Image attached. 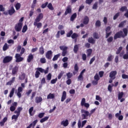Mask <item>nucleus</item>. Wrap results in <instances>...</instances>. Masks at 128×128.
<instances>
[{
    "mask_svg": "<svg viewBox=\"0 0 128 128\" xmlns=\"http://www.w3.org/2000/svg\"><path fill=\"white\" fill-rule=\"evenodd\" d=\"M122 31L120 30L117 32L114 36V40H118V38H124L125 36H127L128 32V28H124Z\"/></svg>",
    "mask_w": 128,
    "mask_h": 128,
    "instance_id": "nucleus-1",
    "label": "nucleus"
},
{
    "mask_svg": "<svg viewBox=\"0 0 128 128\" xmlns=\"http://www.w3.org/2000/svg\"><path fill=\"white\" fill-rule=\"evenodd\" d=\"M80 112L82 114L81 115L82 120H88V116H89V118H90V116H92V114H90V112L88 111H86L82 109L81 110Z\"/></svg>",
    "mask_w": 128,
    "mask_h": 128,
    "instance_id": "nucleus-2",
    "label": "nucleus"
},
{
    "mask_svg": "<svg viewBox=\"0 0 128 128\" xmlns=\"http://www.w3.org/2000/svg\"><path fill=\"white\" fill-rule=\"evenodd\" d=\"M60 48L62 50V56H66V54H68V46H60Z\"/></svg>",
    "mask_w": 128,
    "mask_h": 128,
    "instance_id": "nucleus-3",
    "label": "nucleus"
},
{
    "mask_svg": "<svg viewBox=\"0 0 128 128\" xmlns=\"http://www.w3.org/2000/svg\"><path fill=\"white\" fill-rule=\"evenodd\" d=\"M36 70L35 72L34 76L36 78H38L40 76V72L44 73V70L42 68H36Z\"/></svg>",
    "mask_w": 128,
    "mask_h": 128,
    "instance_id": "nucleus-4",
    "label": "nucleus"
},
{
    "mask_svg": "<svg viewBox=\"0 0 128 128\" xmlns=\"http://www.w3.org/2000/svg\"><path fill=\"white\" fill-rule=\"evenodd\" d=\"M22 28V22H18L16 24L14 30L16 32H20Z\"/></svg>",
    "mask_w": 128,
    "mask_h": 128,
    "instance_id": "nucleus-5",
    "label": "nucleus"
},
{
    "mask_svg": "<svg viewBox=\"0 0 128 128\" xmlns=\"http://www.w3.org/2000/svg\"><path fill=\"white\" fill-rule=\"evenodd\" d=\"M12 60V56H6L3 60L4 64H8Z\"/></svg>",
    "mask_w": 128,
    "mask_h": 128,
    "instance_id": "nucleus-6",
    "label": "nucleus"
},
{
    "mask_svg": "<svg viewBox=\"0 0 128 128\" xmlns=\"http://www.w3.org/2000/svg\"><path fill=\"white\" fill-rule=\"evenodd\" d=\"M22 55L19 54H16L15 56V58H16V62H22L24 60V58L21 57Z\"/></svg>",
    "mask_w": 128,
    "mask_h": 128,
    "instance_id": "nucleus-7",
    "label": "nucleus"
},
{
    "mask_svg": "<svg viewBox=\"0 0 128 128\" xmlns=\"http://www.w3.org/2000/svg\"><path fill=\"white\" fill-rule=\"evenodd\" d=\"M81 106H84L85 108H90V104L86 103V98H82L81 100Z\"/></svg>",
    "mask_w": 128,
    "mask_h": 128,
    "instance_id": "nucleus-8",
    "label": "nucleus"
},
{
    "mask_svg": "<svg viewBox=\"0 0 128 128\" xmlns=\"http://www.w3.org/2000/svg\"><path fill=\"white\" fill-rule=\"evenodd\" d=\"M118 74L116 70L112 71L110 73L109 76L112 80H116V76Z\"/></svg>",
    "mask_w": 128,
    "mask_h": 128,
    "instance_id": "nucleus-9",
    "label": "nucleus"
},
{
    "mask_svg": "<svg viewBox=\"0 0 128 128\" xmlns=\"http://www.w3.org/2000/svg\"><path fill=\"white\" fill-rule=\"evenodd\" d=\"M88 122V120H84L82 121V122H80V120L78 122V128H84V126H86V124Z\"/></svg>",
    "mask_w": 128,
    "mask_h": 128,
    "instance_id": "nucleus-10",
    "label": "nucleus"
},
{
    "mask_svg": "<svg viewBox=\"0 0 128 128\" xmlns=\"http://www.w3.org/2000/svg\"><path fill=\"white\" fill-rule=\"evenodd\" d=\"M18 66H16L12 68V76H16L18 74Z\"/></svg>",
    "mask_w": 128,
    "mask_h": 128,
    "instance_id": "nucleus-11",
    "label": "nucleus"
},
{
    "mask_svg": "<svg viewBox=\"0 0 128 128\" xmlns=\"http://www.w3.org/2000/svg\"><path fill=\"white\" fill-rule=\"evenodd\" d=\"M40 21L34 20V26H36L37 28H41L42 26V22H40Z\"/></svg>",
    "mask_w": 128,
    "mask_h": 128,
    "instance_id": "nucleus-12",
    "label": "nucleus"
},
{
    "mask_svg": "<svg viewBox=\"0 0 128 128\" xmlns=\"http://www.w3.org/2000/svg\"><path fill=\"white\" fill-rule=\"evenodd\" d=\"M22 90H24V89L22 88V87L19 86L18 88V92H17V96L19 98H22Z\"/></svg>",
    "mask_w": 128,
    "mask_h": 128,
    "instance_id": "nucleus-13",
    "label": "nucleus"
},
{
    "mask_svg": "<svg viewBox=\"0 0 128 128\" xmlns=\"http://www.w3.org/2000/svg\"><path fill=\"white\" fill-rule=\"evenodd\" d=\"M52 50L48 51L46 54V58H48V60H52Z\"/></svg>",
    "mask_w": 128,
    "mask_h": 128,
    "instance_id": "nucleus-14",
    "label": "nucleus"
},
{
    "mask_svg": "<svg viewBox=\"0 0 128 128\" xmlns=\"http://www.w3.org/2000/svg\"><path fill=\"white\" fill-rule=\"evenodd\" d=\"M68 14H72V8L70 6H68L66 10V11L64 13V16H68Z\"/></svg>",
    "mask_w": 128,
    "mask_h": 128,
    "instance_id": "nucleus-15",
    "label": "nucleus"
},
{
    "mask_svg": "<svg viewBox=\"0 0 128 128\" xmlns=\"http://www.w3.org/2000/svg\"><path fill=\"white\" fill-rule=\"evenodd\" d=\"M44 18V14L42 13H40L36 18L35 19V20L37 22H40Z\"/></svg>",
    "mask_w": 128,
    "mask_h": 128,
    "instance_id": "nucleus-16",
    "label": "nucleus"
},
{
    "mask_svg": "<svg viewBox=\"0 0 128 128\" xmlns=\"http://www.w3.org/2000/svg\"><path fill=\"white\" fill-rule=\"evenodd\" d=\"M8 12L9 16H12V14L16 12V10H14V6H12L10 9L8 10Z\"/></svg>",
    "mask_w": 128,
    "mask_h": 128,
    "instance_id": "nucleus-17",
    "label": "nucleus"
},
{
    "mask_svg": "<svg viewBox=\"0 0 128 128\" xmlns=\"http://www.w3.org/2000/svg\"><path fill=\"white\" fill-rule=\"evenodd\" d=\"M83 24H88V22H90V18L88 16H85L83 19Z\"/></svg>",
    "mask_w": 128,
    "mask_h": 128,
    "instance_id": "nucleus-18",
    "label": "nucleus"
},
{
    "mask_svg": "<svg viewBox=\"0 0 128 128\" xmlns=\"http://www.w3.org/2000/svg\"><path fill=\"white\" fill-rule=\"evenodd\" d=\"M74 72H73V74L75 76L76 74L78 72V64H76L74 66Z\"/></svg>",
    "mask_w": 128,
    "mask_h": 128,
    "instance_id": "nucleus-19",
    "label": "nucleus"
},
{
    "mask_svg": "<svg viewBox=\"0 0 128 128\" xmlns=\"http://www.w3.org/2000/svg\"><path fill=\"white\" fill-rule=\"evenodd\" d=\"M35 102L36 104H40V102H42V98L40 96L36 97Z\"/></svg>",
    "mask_w": 128,
    "mask_h": 128,
    "instance_id": "nucleus-20",
    "label": "nucleus"
},
{
    "mask_svg": "<svg viewBox=\"0 0 128 128\" xmlns=\"http://www.w3.org/2000/svg\"><path fill=\"white\" fill-rule=\"evenodd\" d=\"M34 60V55L32 54H30L28 56V58H27V62H30Z\"/></svg>",
    "mask_w": 128,
    "mask_h": 128,
    "instance_id": "nucleus-21",
    "label": "nucleus"
},
{
    "mask_svg": "<svg viewBox=\"0 0 128 128\" xmlns=\"http://www.w3.org/2000/svg\"><path fill=\"white\" fill-rule=\"evenodd\" d=\"M88 40L89 44H96V40L94 39L92 37L89 38Z\"/></svg>",
    "mask_w": 128,
    "mask_h": 128,
    "instance_id": "nucleus-22",
    "label": "nucleus"
},
{
    "mask_svg": "<svg viewBox=\"0 0 128 128\" xmlns=\"http://www.w3.org/2000/svg\"><path fill=\"white\" fill-rule=\"evenodd\" d=\"M66 98V92L64 91L61 98V102H64Z\"/></svg>",
    "mask_w": 128,
    "mask_h": 128,
    "instance_id": "nucleus-23",
    "label": "nucleus"
},
{
    "mask_svg": "<svg viewBox=\"0 0 128 128\" xmlns=\"http://www.w3.org/2000/svg\"><path fill=\"white\" fill-rule=\"evenodd\" d=\"M62 126H68V120H62L61 122Z\"/></svg>",
    "mask_w": 128,
    "mask_h": 128,
    "instance_id": "nucleus-24",
    "label": "nucleus"
},
{
    "mask_svg": "<svg viewBox=\"0 0 128 128\" xmlns=\"http://www.w3.org/2000/svg\"><path fill=\"white\" fill-rule=\"evenodd\" d=\"M28 112L30 115L32 116H34V112H36V111H34V112H34V106H32L31 108H30Z\"/></svg>",
    "mask_w": 128,
    "mask_h": 128,
    "instance_id": "nucleus-25",
    "label": "nucleus"
},
{
    "mask_svg": "<svg viewBox=\"0 0 128 128\" xmlns=\"http://www.w3.org/2000/svg\"><path fill=\"white\" fill-rule=\"evenodd\" d=\"M22 107H18L17 108V110L14 111V114H18L20 116V112H22Z\"/></svg>",
    "mask_w": 128,
    "mask_h": 128,
    "instance_id": "nucleus-26",
    "label": "nucleus"
},
{
    "mask_svg": "<svg viewBox=\"0 0 128 128\" xmlns=\"http://www.w3.org/2000/svg\"><path fill=\"white\" fill-rule=\"evenodd\" d=\"M39 54L42 55L44 54V46H42L39 48Z\"/></svg>",
    "mask_w": 128,
    "mask_h": 128,
    "instance_id": "nucleus-27",
    "label": "nucleus"
},
{
    "mask_svg": "<svg viewBox=\"0 0 128 128\" xmlns=\"http://www.w3.org/2000/svg\"><path fill=\"white\" fill-rule=\"evenodd\" d=\"M76 13H74L72 15L70 18V20L71 22H74L76 18Z\"/></svg>",
    "mask_w": 128,
    "mask_h": 128,
    "instance_id": "nucleus-28",
    "label": "nucleus"
},
{
    "mask_svg": "<svg viewBox=\"0 0 128 128\" xmlns=\"http://www.w3.org/2000/svg\"><path fill=\"white\" fill-rule=\"evenodd\" d=\"M24 78H26V74L24 72L22 73V74L19 76V80H24Z\"/></svg>",
    "mask_w": 128,
    "mask_h": 128,
    "instance_id": "nucleus-29",
    "label": "nucleus"
},
{
    "mask_svg": "<svg viewBox=\"0 0 128 128\" xmlns=\"http://www.w3.org/2000/svg\"><path fill=\"white\" fill-rule=\"evenodd\" d=\"M92 49L89 48L87 50L86 54H87V56H92Z\"/></svg>",
    "mask_w": 128,
    "mask_h": 128,
    "instance_id": "nucleus-30",
    "label": "nucleus"
},
{
    "mask_svg": "<svg viewBox=\"0 0 128 128\" xmlns=\"http://www.w3.org/2000/svg\"><path fill=\"white\" fill-rule=\"evenodd\" d=\"M95 26L96 28H100L102 26V22H100V20H97L95 23Z\"/></svg>",
    "mask_w": 128,
    "mask_h": 128,
    "instance_id": "nucleus-31",
    "label": "nucleus"
},
{
    "mask_svg": "<svg viewBox=\"0 0 128 128\" xmlns=\"http://www.w3.org/2000/svg\"><path fill=\"white\" fill-rule=\"evenodd\" d=\"M78 45L76 44L74 46V54H78Z\"/></svg>",
    "mask_w": 128,
    "mask_h": 128,
    "instance_id": "nucleus-32",
    "label": "nucleus"
},
{
    "mask_svg": "<svg viewBox=\"0 0 128 128\" xmlns=\"http://www.w3.org/2000/svg\"><path fill=\"white\" fill-rule=\"evenodd\" d=\"M54 98V94L50 93L47 96V99H53Z\"/></svg>",
    "mask_w": 128,
    "mask_h": 128,
    "instance_id": "nucleus-33",
    "label": "nucleus"
},
{
    "mask_svg": "<svg viewBox=\"0 0 128 128\" xmlns=\"http://www.w3.org/2000/svg\"><path fill=\"white\" fill-rule=\"evenodd\" d=\"M120 12H126L128 11V8L126 6H123L120 8Z\"/></svg>",
    "mask_w": 128,
    "mask_h": 128,
    "instance_id": "nucleus-34",
    "label": "nucleus"
},
{
    "mask_svg": "<svg viewBox=\"0 0 128 128\" xmlns=\"http://www.w3.org/2000/svg\"><path fill=\"white\" fill-rule=\"evenodd\" d=\"M47 7L50 10H54V6H52V4L50 2L47 5Z\"/></svg>",
    "mask_w": 128,
    "mask_h": 128,
    "instance_id": "nucleus-35",
    "label": "nucleus"
},
{
    "mask_svg": "<svg viewBox=\"0 0 128 128\" xmlns=\"http://www.w3.org/2000/svg\"><path fill=\"white\" fill-rule=\"evenodd\" d=\"M18 116H20L18 114H16V115L14 114L12 116V120H14L15 122H16V120H18Z\"/></svg>",
    "mask_w": 128,
    "mask_h": 128,
    "instance_id": "nucleus-36",
    "label": "nucleus"
},
{
    "mask_svg": "<svg viewBox=\"0 0 128 128\" xmlns=\"http://www.w3.org/2000/svg\"><path fill=\"white\" fill-rule=\"evenodd\" d=\"M22 6V5L20 4V3L18 2L15 5V8L16 10H18L20 8V7Z\"/></svg>",
    "mask_w": 128,
    "mask_h": 128,
    "instance_id": "nucleus-37",
    "label": "nucleus"
},
{
    "mask_svg": "<svg viewBox=\"0 0 128 128\" xmlns=\"http://www.w3.org/2000/svg\"><path fill=\"white\" fill-rule=\"evenodd\" d=\"M59 56H60V54L55 55L52 58L53 62H56V60H58Z\"/></svg>",
    "mask_w": 128,
    "mask_h": 128,
    "instance_id": "nucleus-38",
    "label": "nucleus"
},
{
    "mask_svg": "<svg viewBox=\"0 0 128 128\" xmlns=\"http://www.w3.org/2000/svg\"><path fill=\"white\" fill-rule=\"evenodd\" d=\"M8 48L9 46L8 45V44L5 43L2 47V50H4V52H6V50H8Z\"/></svg>",
    "mask_w": 128,
    "mask_h": 128,
    "instance_id": "nucleus-39",
    "label": "nucleus"
},
{
    "mask_svg": "<svg viewBox=\"0 0 128 128\" xmlns=\"http://www.w3.org/2000/svg\"><path fill=\"white\" fill-rule=\"evenodd\" d=\"M16 90V88H12L10 94H9V96L10 98H12V96H14V90Z\"/></svg>",
    "mask_w": 128,
    "mask_h": 128,
    "instance_id": "nucleus-40",
    "label": "nucleus"
},
{
    "mask_svg": "<svg viewBox=\"0 0 128 128\" xmlns=\"http://www.w3.org/2000/svg\"><path fill=\"white\" fill-rule=\"evenodd\" d=\"M93 37H94V38H96V40H98V38H100V36H98V32H94L93 34Z\"/></svg>",
    "mask_w": 128,
    "mask_h": 128,
    "instance_id": "nucleus-41",
    "label": "nucleus"
},
{
    "mask_svg": "<svg viewBox=\"0 0 128 128\" xmlns=\"http://www.w3.org/2000/svg\"><path fill=\"white\" fill-rule=\"evenodd\" d=\"M66 76H67L68 79H70L72 78V73H70V72H69L66 74Z\"/></svg>",
    "mask_w": 128,
    "mask_h": 128,
    "instance_id": "nucleus-42",
    "label": "nucleus"
},
{
    "mask_svg": "<svg viewBox=\"0 0 128 128\" xmlns=\"http://www.w3.org/2000/svg\"><path fill=\"white\" fill-rule=\"evenodd\" d=\"M48 118H49L48 116H46L40 120V122H41V124H42V122H46V120H48Z\"/></svg>",
    "mask_w": 128,
    "mask_h": 128,
    "instance_id": "nucleus-43",
    "label": "nucleus"
},
{
    "mask_svg": "<svg viewBox=\"0 0 128 128\" xmlns=\"http://www.w3.org/2000/svg\"><path fill=\"white\" fill-rule=\"evenodd\" d=\"M124 96V92H120L118 94V100H122V97Z\"/></svg>",
    "mask_w": 128,
    "mask_h": 128,
    "instance_id": "nucleus-44",
    "label": "nucleus"
},
{
    "mask_svg": "<svg viewBox=\"0 0 128 128\" xmlns=\"http://www.w3.org/2000/svg\"><path fill=\"white\" fill-rule=\"evenodd\" d=\"M64 72L61 71L60 72L58 75V80H60L62 78V76H64Z\"/></svg>",
    "mask_w": 128,
    "mask_h": 128,
    "instance_id": "nucleus-45",
    "label": "nucleus"
},
{
    "mask_svg": "<svg viewBox=\"0 0 128 128\" xmlns=\"http://www.w3.org/2000/svg\"><path fill=\"white\" fill-rule=\"evenodd\" d=\"M122 50V46L119 47L116 52V54H120Z\"/></svg>",
    "mask_w": 128,
    "mask_h": 128,
    "instance_id": "nucleus-46",
    "label": "nucleus"
},
{
    "mask_svg": "<svg viewBox=\"0 0 128 128\" xmlns=\"http://www.w3.org/2000/svg\"><path fill=\"white\" fill-rule=\"evenodd\" d=\"M28 30V26L24 25L22 29V32L24 34Z\"/></svg>",
    "mask_w": 128,
    "mask_h": 128,
    "instance_id": "nucleus-47",
    "label": "nucleus"
},
{
    "mask_svg": "<svg viewBox=\"0 0 128 128\" xmlns=\"http://www.w3.org/2000/svg\"><path fill=\"white\" fill-rule=\"evenodd\" d=\"M114 59V56L112 54H110L107 58L108 62H112Z\"/></svg>",
    "mask_w": 128,
    "mask_h": 128,
    "instance_id": "nucleus-48",
    "label": "nucleus"
},
{
    "mask_svg": "<svg viewBox=\"0 0 128 128\" xmlns=\"http://www.w3.org/2000/svg\"><path fill=\"white\" fill-rule=\"evenodd\" d=\"M74 32L72 30H70L68 33L66 34V37L67 38H70L72 36V34Z\"/></svg>",
    "mask_w": 128,
    "mask_h": 128,
    "instance_id": "nucleus-49",
    "label": "nucleus"
},
{
    "mask_svg": "<svg viewBox=\"0 0 128 128\" xmlns=\"http://www.w3.org/2000/svg\"><path fill=\"white\" fill-rule=\"evenodd\" d=\"M112 86H114V84H112V86L111 84H109L108 86V90L109 92H112Z\"/></svg>",
    "mask_w": 128,
    "mask_h": 128,
    "instance_id": "nucleus-50",
    "label": "nucleus"
},
{
    "mask_svg": "<svg viewBox=\"0 0 128 128\" xmlns=\"http://www.w3.org/2000/svg\"><path fill=\"white\" fill-rule=\"evenodd\" d=\"M126 20L122 22L118 25V28H124V24H126Z\"/></svg>",
    "mask_w": 128,
    "mask_h": 128,
    "instance_id": "nucleus-51",
    "label": "nucleus"
},
{
    "mask_svg": "<svg viewBox=\"0 0 128 128\" xmlns=\"http://www.w3.org/2000/svg\"><path fill=\"white\" fill-rule=\"evenodd\" d=\"M78 36V35L76 33H74L72 34L71 38L74 40V38H76Z\"/></svg>",
    "mask_w": 128,
    "mask_h": 128,
    "instance_id": "nucleus-52",
    "label": "nucleus"
},
{
    "mask_svg": "<svg viewBox=\"0 0 128 128\" xmlns=\"http://www.w3.org/2000/svg\"><path fill=\"white\" fill-rule=\"evenodd\" d=\"M120 12H118L114 16L113 20H116L120 16Z\"/></svg>",
    "mask_w": 128,
    "mask_h": 128,
    "instance_id": "nucleus-53",
    "label": "nucleus"
},
{
    "mask_svg": "<svg viewBox=\"0 0 128 128\" xmlns=\"http://www.w3.org/2000/svg\"><path fill=\"white\" fill-rule=\"evenodd\" d=\"M40 62L41 64H46V60L44 58H42L40 59Z\"/></svg>",
    "mask_w": 128,
    "mask_h": 128,
    "instance_id": "nucleus-54",
    "label": "nucleus"
},
{
    "mask_svg": "<svg viewBox=\"0 0 128 128\" xmlns=\"http://www.w3.org/2000/svg\"><path fill=\"white\" fill-rule=\"evenodd\" d=\"M48 2H46L43 4H42L41 8H46V6H48Z\"/></svg>",
    "mask_w": 128,
    "mask_h": 128,
    "instance_id": "nucleus-55",
    "label": "nucleus"
},
{
    "mask_svg": "<svg viewBox=\"0 0 128 128\" xmlns=\"http://www.w3.org/2000/svg\"><path fill=\"white\" fill-rule=\"evenodd\" d=\"M82 76V74H80L78 78V80H84V76Z\"/></svg>",
    "mask_w": 128,
    "mask_h": 128,
    "instance_id": "nucleus-56",
    "label": "nucleus"
},
{
    "mask_svg": "<svg viewBox=\"0 0 128 128\" xmlns=\"http://www.w3.org/2000/svg\"><path fill=\"white\" fill-rule=\"evenodd\" d=\"M46 80H52V74L50 73H49L47 76H46Z\"/></svg>",
    "mask_w": 128,
    "mask_h": 128,
    "instance_id": "nucleus-57",
    "label": "nucleus"
},
{
    "mask_svg": "<svg viewBox=\"0 0 128 128\" xmlns=\"http://www.w3.org/2000/svg\"><path fill=\"white\" fill-rule=\"evenodd\" d=\"M98 2H96L92 6V9L93 10H96L98 8Z\"/></svg>",
    "mask_w": 128,
    "mask_h": 128,
    "instance_id": "nucleus-58",
    "label": "nucleus"
},
{
    "mask_svg": "<svg viewBox=\"0 0 128 128\" xmlns=\"http://www.w3.org/2000/svg\"><path fill=\"white\" fill-rule=\"evenodd\" d=\"M114 40V38L110 36L107 39L108 42H112Z\"/></svg>",
    "mask_w": 128,
    "mask_h": 128,
    "instance_id": "nucleus-59",
    "label": "nucleus"
},
{
    "mask_svg": "<svg viewBox=\"0 0 128 128\" xmlns=\"http://www.w3.org/2000/svg\"><path fill=\"white\" fill-rule=\"evenodd\" d=\"M94 80H100V76H98V74H96L94 76Z\"/></svg>",
    "mask_w": 128,
    "mask_h": 128,
    "instance_id": "nucleus-60",
    "label": "nucleus"
},
{
    "mask_svg": "<svg viewBox=\"0 0 128 128\" xmlns=\"http://www.w3.org/2000/svg\"><path fill=\"white\" fill-rule=\"evenodd\" d=\"M96 60V56H93L90 60V64H92Z\"/></svg>",
    "mask_w": 128,
    "mask_h": 128,
    "instance_id": "nucleus-61",
    "label": "nucleus"
},
{
    "mask_svg": "<svg viewBox=\"0 0 128 128\" xmlns=\"http://www.w3.org/2000/svg\"><path fill=\"white\" fill-rule=\"evenodd\" d=\"M6 8L4 7V6L0 4V12H4Z\"/></svg>",
    "mask_w": 128,
    "mask_h": 128,
    "instance_id": "nucleus-62",
    "label": "nucleus"
},
{
    "mask_svg": "<svg viewBox=\"0 0 128 128\" xmlns=\"http://www.w3.org/2000/svg\"><path fill=\"white\" fill-rule=\"evenodd\" d=\"M40 82H41V84H46V78H43L42 80H40Z\"/></svg>",
    "mask_w": 128,
    "mask_h": 128,
    "instance_id": "nucleus-63",
    "label": "nucleus"
},
{
    "mask_svg": "<svg viewBox=\"0 0 128 128\" xmlns=\"http://www.w3.org/2000/svg\"><path fill=\"white\" fill-rule=\"evenodd\" d=\"M122 78H123L124 80L128 78V75H126V74H122Z\"/></svg>",
    "mask_w": 128,
    "mask_h": 128,
    "instance_id": "nucleus-64",
    "label": "nucleus"
}]
</instances>
